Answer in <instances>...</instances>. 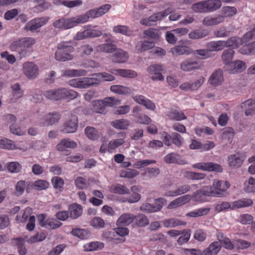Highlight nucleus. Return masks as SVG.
Wrapping results in <instances>:
<instances>
[{"mask_svg":"<svg viewBox=\"0 0 255 255\" xmlns=\"http://www.w3.org/2000/svg\"><path fill=\"white\" fill-rule=\"evenodd\" d=\"M213 186L215 191L210 186H204L202 189L194 192L193 195V198L196 201H200L202 200V196H222V193L226 191L228 189L230 185L227 181H222L221 180H214Z\"/></svg>","mask_w":255,"mask_h":255,"instance_id":"obj_1","label":"nucleus"},{"mask_svg":"<svg viewBox=\"0 0 255 255\" xmlns=\"http://www.w3.org/2000/svg\"><path fill=\"white\" fill-rule=\"evenodd\" d=\"M78 93L71 89L61 88L46 91L44 95L51 100L58 101L64 99H73L78 96Z\"/></svg>","mask_w":255,"mask_h":255,"instance_id":"obj_2","label":"nucleus"},{"mask_svg":"<svg viewBox=\"0 0 255 255\" xmlns=\"http://www.w3.org/2000/svg\"><path fill=\"white\" fill-rule=\"evenodd\" d=\"M86 22L85 16L83 14L77 15L71 18H64L55 20L53 25L57 28L68 29L73 28L76 25Z\"/></svg>","mask_w":255,"mask_h":255,"instance_id":"obj_3","label":"nucleus"},{"mask_svg":"<svg viewBox=\"0 0 255 255\" xmlns=\"http://www.w3.org/2000/svg\"><path fill=\"white\" fill-rule=\"evenodd\" d=\"M67 43V42L63 41L57 45V49L54 56L57 61L65 62L73 59V56L71 53L74 51V48Z\"/></svg>","mask_w":255,"mask_h":255,"instance_id":"obj_4","label":"nucleus"},{"mask_svg":"<svg viewBox=\"0 0 255 255\" xmlns=\"http://www.w3.org/2000/svg\"><path fill=\"white\" fill-rule=\"evenodd\" d=\"M35 43V40L31 37H25L13 41L10 45V49L17 52L21 58L26 54L25 50Z\"/></svg>","mask_w":255,"mask_h":255,"instance_id":"obj_5","label":"nucleus"},{"mask_svg":"<svg viewBox=\"0 0 255 255\" xmlns=\"http://www.w3.org/2000/svg\"><path fill=\"white\" fill-rule=\"evenodd\" d=\"M111 8V5L106 4L102 5L99 8H95L88 10L84 14L86 22L90 18H95L106 14Z\"/></svg>","mask_w":255,"mask_h":255,"instance_id":"obj_6","label":"nucleus"},{"mask_svg":"<svg viewBox=\"0 0 255 255\" xmlns=\"http://www.w3.org/2000/svg\"><path fill=\"white\" fill-rule=\"evenodd\" d=\"M166 202V200L163 198H157L154 204H150L148 203L143 204L140 207V210L146 213H153L160 211L163 205Z\"/></svg>","mask_w":255,"mask_h":255,"instance_id":"obj_7","label":"nucleus"},{"mask_svg":"<svg viewBox=\"0 0 255 255\" xmlns=\"http://www.w3.org/2000/svg\"><path fill=\"white\" fill-rule=\"evenodd\" d=\"M171 11L170 8H166L163 11L152 14L148 18H143L140 20V22L142 25L150 26L151 25V22H155L161 20L163 17L170 14Z\"/></svg>","mask_w":255,"mask_h":255,"instance_id":"obj_8","label":"nucleus"},{"mask_svg":"<svg viewBox=\"0 0 255 255\" xmlns=\"http://www.w3.org/2000/svg\"><path fill=\"white\" fill-rule=\"evenodd\" d=\"M164 70V67L161 64H153L149 66L147 71L152 76L151 79L153 81H163L164 77L162 75V72Z\"/></svg>","mask_w":255,"mask_h":255,"instance_id":"obj_9","label":"nucleus"},{"mask_svg":"<svg viewBox=\"0 0 255 255\" xmlns=\"http://www.w3.org/2000/svg\"><path fill=\"white\" fill-rule=\"evenodd\" d=\"M201 68V64L198 61L191 58L183 61L180 64V69L184 72H190Z\"/></svg>","mask_w":255,"mask_h":255,"instance_id":"obj_10","label":"nucleus"},{"mask_svg":"<svg viewBox=\"0 0 255 255\" xmlns=\"http://www.w3.org/2000/svg\"><path fill=\"white\" fill-rule=\"evenodd\" d=\"M77 117L75 115H71L70 118L63 124L61 131L68 133H74L77 130Z\"/></svg>","mask_w":255,"mask_h":255,"instance_id":"obj_11","label":"nucleus"},{"mask_svg":"<svg viewBox=\"0 0 255 255\" xmlns=\"http://www.w3.org/2000/svg\"><path fill=\"white\" fill-rule=\"evenodd\" d=\"M23 73L29 79L35 78L38 74V66L32 62H26L23 64Z\"/></svg>","mask_w":255,"mask_h":255,"instance_id":"obj_12","label":"nucleus"},{"mask_svg":"<svg viewBox=\"0 0 255 255\" xmlns=\"http://www.w3.org/2000/svg\"><path fill=\"white\" fill-rule=\"evenodd\" d=\"M246 158V155L245 152H238L235 154L230 155L228 158V161L231 166L238 168L242 165L243 162Z\"/></svg>","mask_w":255,"mask_h":255,"instance_id":"obj_13","label":"nucleus"},{"mask_svg":"<svg viewBox=\"0 0 255 255\" xmlns=\"http://www.w3.org/2000/svg\"><path fill=\"white\" fill-rule=\"evenodd\" d=\"M48 20L45 17L34 19L27 22L25 26V29L33 31L45 24Z\"/></svg>","mask_w":255,"mask_h":255,"instance_id":"obj_14","label":"nucleus"},{"mask_svg":"<svg viewBox=\"0 0 255 255\" xmlns=\"http://www.w3.org/2000/svg\"><path fill=\"white\" fill-rule=\"evenodd\" d=\"M205 81V78L201 77L199 79L194 82H186L180 85L181 90L184 91H195L199 88Z\"/></svg>","mask_w":255,"mask_h":255,"instance_id":"obj_15","label":"nucleus"},{"mask_svg":"<svg viewBox=\"0 0 255 255\" xmlns=\"http://www.w3.org/2000/svg\"><path fill=\"white\" fill-rule=\"evenodd\" d=\"M191 199V196L187 194L177 198L168 205V208L171 209L177 208L188 203Z\"/></svg>","mask_w":255,"mask_h":255,"instance_id":"obj_16","label":"nucleus"},{"mask_svg":"<svg viewBox=\"0 0 255 255\" xmlns=\"http://www.w3.org/2000/svg\"><path fill=\"white\" fill-rule=\"evenodd\" d=\"M224 78L223 72L221 69H218L215 70L210 77L208 82L213 86L220 85L223 82Z\"/></svg>","mask_w":255,"mask_h":255,"instance_id":"obj_17","label":"nucleus"},{"mask_svg":"<svg viewBox=\"0 0 255 255\" xmlns=\"http://www.w3.org/2000/svg\"><path fill=\"white\" fill-rule=\"evenodd\" d=\"M164 160L168 164L175 163L180 165L187 164V162L182 159L179 155L173 152L166 155L164 158Z\"/></svg>","mask_w":255,"mask_h":255,"instance_id":"obj_18","label":"nucleus"},{"mask_svg":"<svg viewBox=\"0 0 255 255\" xmlns=\"http://www.w3.org/2000/svg\"><path fill=\"white\" fill-rule=\"evenodd\" d=\"M241 107L245 109V116H252L255 114V99L246 100L241 104Z\"/></svg>","mask_w":255,"mask_h":255,"instance_id":"obj_19","label":"nucleus"},{"mask_svg":"<svg viewBox=\"0 0 255 255\" xmlns=\"http://www.w3.org/2000/svg\"><path fill=\"white\" fill-rule=\"evenodd\" d=\"M245 69V63L241 60L233 61L229 65V66L225 68L226 70L230 71L233 73L241 72Z\"/></svg>","mask_w":255,"mask_h":255,"instance_id":"obj_20","label":"nucleus"},{"mask_svg":"<svg viewBox=\"0 0 255 255\" xmlns=\"http://www.w3.org/2000/svg\"><path fill=\"white\" fill-rule=\"evenodd\" d=\"M107 43L99 45L96 47V51L97 52H106L108 53H113L117 49L115 44L112 42H109L110 39H107Z\"/></svg>","mask_w":255,"mask_h":255,"instance_id":"obj_21","label":"nucleus"},{"mask_svg":"<svg viewBox=\"0 0 255 255\" xmlns=\"http://www.w3.org/2000/svg\"><path fill=\"white\" fill-rule=\"evenodd\" d=\"M191 190L189 185L183 184L177 187V189L173 191H168L165 192L164 195L169 197H174L185 194Z\"/></svg>","mask_w":255,"mask_h":255,"instance_id":"obj_22","label":"nucleus"},{"mask_svg":"<svg viewBox=\"0 0 255 255\" xmlns=\"http://www.w3.org/2000/svg\"><path fill=\"white\" fill-rule=\"evenodd\" d=\"M135 219L134 215L129 213L122 214L117 221L118 226H128L132 223Z\"/></svg>","mask_w":255,"mask_h":255,"instance_id":"obj_23","label":"nucleus"},{"mask_svg":"<svg viewBox=\"0 0 255 255\" xmlns=\"http://www.w3.org/2000/svg\"><path fill=\"white\" fill-rule=\"evenodd\" d=\"M77 144L74 140L69 138L62 139L60 142L56 145V149L58 151H63L65 150L67 148H75Z\"/></svg>","mask_w":255,"mask_h":255,"instance_id":"obj_24","label":"nucleus"},{"mask_svg":"<svg viewBox=\"0 0 255 255\" xmlns=\"http://www.w3.org/2000/svg\"><path fill=\"white\" fill-rule=\"evenodd\" d=\"M133 99L137 103L145 107L147 109L151 111L154 110L155 106L149 100L145 98L142 95H136L133 97Z\"/></svg>","mask_w":255,"mask_h":255,"instance_id":"obj_25","label":"nucleus"},{"mask_svg":"<svg viewBox=\"0 0 255 255\" xmlns=\"http://www.w3.org/2000/svg\"><path fill=\"white\" fill-rule=\"evenodd\" d=\"M115 53L112 56L113 61L115 63H122L126 62L128 55L127 52L121 49H117Z\"/></svg>","mask_w":255,"mask_h":255,"instance_id":"obj_26","label":"nucleus"},{"mask_svg":"<svg viewBox=\"0 0 255 255\" xmlns=\"http://www.w3.org/2000/svg\"><path fill=\"white\" fill-rule=\"evenodd\" d=\"M225 20V16L218 15L216 17L206 16L202 21V24L205 26H213L223 22Z\"/></svg>","mask_w":255,"mask_h":255,"instance_id":"obj_27","label":"nucleus"},{"mask_svg":"<svg viewBox=\"0 0 255 255\" xmlns=\"http://www.w3.org/2000/svg\"><path fill=\"white\" fill-rule=\"evenodd\" d=\"M234 53V51L231 48L227 49L223 51L221 55V58L225 64V66L224 67L225 69L226 67L229 66V65L233 62L232 59Z\"/></svg>","mask_w":255,"mask_h":255,"instance_id":"obj_28","label":"nucleus"},{"mask_svg":"<svg viewBox=\"0 0 255 255\" xmlns=\"http://www.w3.org/2000/svg\"><path fill=\"white\" fill-rule=\"evenodd\" d=\"M11 88L12 90V98L10 99V102L15 103L18 99L22 97L23 91L18 83L12 85Z\"/></svg>","mask_w":255,"mask_h":255,"instance_id":"obj_29","label":"nucleus"},{"mask_svg":"<svg viewBox=\"0 0 255 255\" xmlns=\"http://www.w3.org/2000/svg\"><path fill=\"white\" fill-rule=\"evenodd\" d=\"M83 209L81 205L77 204L70 205L69 207L70 217L75 219L80 217L82 214Z\"/></svg>","mask_w":255,"mask_h":255,"instance_id":"obj_30","label":"nucleus"},{"mask_svg":"<svg viewBox=\"0 0 255 255\" xmlns=\"http://www.w3.org/2000/svg\"><path fill=\"white\" fill-rule=\"evenodd\" d=\"M154 47L155 43L153 41L144 40L139 41L136 46V48L138 51L142 52L151 49Z\"/></svg>","mask_w":255,"mask_h":255,"instance_id":"obj_31","label":"nucleus"},{"mask_svg":"<svg viewBox=\"0 0 255 255\" xmlns=\"http://www.w3.org/2000/svg\"><path fill=\"white\" fill-rule=\"evenodd\" d=\"M209 31L207 29L193 30L188 34V36L192 39H198L205 37L209 34Z\"/></svg>","mask_w":255,"mask_h":255,"instance_id":"obj_32","label":"nucleus"},{"mask_svg":"<svg viewBox=\"0 0 255 255\" xmlns=\"http://www.w3.org/2000/svg\"><path fill=\"white\" fill-rule=\"evenodd\" d=\"M207 47L209 48L210 52L221 51L225 47V41H211L207 44Z\"/></svg>","mask_w":255,"mask_h":255,"instance_id":"obj_33","label":"nucleus"},{"mask_svg":"<svg viewBox=\"0 0 255 255\" xmlns=\"http://www.w3.org/2000/svg\"><path fill=\"white\" fill-rule=\"evenodd\" d=\"M171 52L174 55H189L192 53V51L187 47L177 46L172 48Z\"/></svg>","mask_w":255,"mask_h":255,"instance_id":"obj_34","label":"nucleus"},{"mask_svg":"<svg viewBox=\"0 0 255 255\" xmlns=\"http://www.w3.org/2000/svg\"><path fill=\"white\" fill-rule=\"evenodd\" d=\"M112 73L126 78H133L137 76L136 72L128 69H115L113 70Z\"/></svg>","mask_w":255,"mask_h":255,"instance_id":"obj_35","label":"nucleus"},{"mask_svg":"<svg viewBox=\"0 0 255 255\" xmlns=\"http://www.w3.org/2000/svg\"><path fill=\"white\" fill-rule=\"evenodd\" d=\"M253 201L251 199L244 198L234 202L232 206L234 208H241L252 206Z\"/></svg>","mask_w":255,"mask_h":255,"instance_id":"obj_36","label":"nucleus"},{"mask_svg":"<svg viewBox=\"0 0 255 255\" xmlns=\"http://www.w3.org/2000/svg\"><path fill=\"white\" fill-rule=\"evenodd\" d=\"M242 43L241 38L237 36L231 37L225 41V47H231L233 48H238Z\"/></svg>","mask_w":255,"mask_h":255,"instance_id":"obj_37","label":"nucleus"},{"mask_svg":"<svg viewBox=\"0 0 255 255\" xmlns=\"http://www.w3.org/2000/svg\"><path fill=\"white\" fill-rule=\"evenodd\" d=\"M207 12L213 11L219 9L222 5L220 0H205Z\"/></svg>","mask_w":255,"mask_h":255,"instance_id":"obj_38","label":"nucleus"},{"mask_svg":"<svg viewBox=\"0 0 255 255\" xmlns=\"http://www.w3.org/2000/svg\"><path fill=\"white\" fill-rule=\"evenodd\" d=\"M61 118L60 114L58 112L49 113L45 116V122L47 125H53L57 123Z\"/></svg>","mask_w":255,"mask_h":255,"instance_id":"obj_39","label":"nucleus"},{"mask_svg":"<svg viewBox=\"0 0 255 255\" xmlns=\"http://www.w3.org/2000/svg\"><path fill=\"white\" fill-rule=\"evenodd\" d=\"M111 191L114 193L120 195L129 194L130 193V190L128 188L119 184L112 186Z\"/></svg>","mask_w":255,"mask_h":255,"instance_id":"obj_40","label":"nucleus"},{"mask_svg":"<svg viewBox=\"0 0 255 255\" xmlns=\"http://www.w3.org/2000/svg\"><path fill=\"white\" fill-rule=\"evenodd\" d=\"M135 224L138 227H142L147 225L149 224L148 218L144 215L139 214L136 216L134 215Z\"/></svg>","mask_w":255,"mask_h":255,"instance_id":"obj_41","label":"nucleus"},{"mask_svg":"<svg viewBox=\"0 0 255 255\" xmlns=\"http://www.w3.org/2000/svg\"><path fill=\"white\" fill-rule=\"evenodd\" d=\"M85 133L87 137L92 140H97L99 137L97 129L92 127H87L85 129Z\"/></svg>","mask_w":255,"mask_h":255,"instance_id":"obj_42","label":"nucleus"},{"mask_svg":"<svg viewBox=\"0 0 255 255\" xmlns=\"http://www.w3.org/2000/svg\"><path fill=\"white\" fill-rule=\"evenodd\" d=\"M0 148L7 149H15L16 146L14 142L8 138L0 139Z\"/></svg>","mask_w":255,"mask_h":255,"instance_id":"obj_43","label":"nucleus"},{"mask_svg":"<svg viewBox=\"0 0 255 255\" xmlns=\"http://www.w3.org/2000/svg\"><path fill=\"white\" fill-rule=\"evenodd\" d=\"M71 234L76 237H77L81 239H84L88 238L90 236V232L85 229H73Z\"/></svg>","mask_w":255,"mask_h":255,"instance_id":"obj_44","label":"nucleus"},{"mask_svg":"<svg viewBox=\"0 0 255 255\" xmlns=\"http://www.w3.org/2000/svg\"><path fill=\"white\" fill-rule=\"evenodd\" d=\"M84 247L86 251L92 252L103 249L104 247V244L100 242H93L86 245Z\"/></svg>","mask_w":255,"mask_h":255,"instance_id":"obj_45","label":"nucleus"},{"mask_svg":"<svg viewBox=\"0 0 255 255\" xmlns=\"http://www.w3.org/2000/svg\"><path fill=\"white\" fill-rule=\"evenodd\" d=\"M205 0L201 1L194 3L192 5V9L196 12L205 13L207 12V7Z\"/></svg>","mask_w":255,"mask_h":255,"instance_id":"obj_46","label":"nucleus"},{"mask_svg":"<svg viewBox=\"0 0 255 255\" xmlns=\"http://www.w3.org/2000/svg\"><path fill=\"white\" fill-rule=\"evenodd\" d=\"M62 225V223L54 219H46V222L44 228L48 229H56L59 228Z\"/></svg>","mask_w":255,"mask_h":255,"instance_id":"obj_47","label":"nucleus"},{"mask_svg":"<svg viewBox=\"0 0 255 255\" xmlns=\"http://www.w3.org/2000/svg\"><path fill=\"white\" fill-rule=\"evenodd\" d=\"M92 77L84 78V83L85 85L86 88L92 86L98 85L100 83V78L97 76H93Z\"/></svg>","mask_w":255,"mask_h":255,"instance_id":"obj_48","label":"nucleus"},{"mask_svg":"<svg viewBox=\"0 0 255 255\" xmlns=\"http://www.w3.org/2000/svg\"><path fill=\"white\" fill-rule=\"evenodd\" d=\"M113 127L116 128L124 129L129 125L128 122L125 119L117 120L112 122Z\"/></svg>","mask_w":255,"mask_h":255,"instance_id":"obj_49","label":"nucleus"},{"mask_svg":"<svg viewBox=\"0 0 255 255\" xmlns=\"http://www.w3.org/2000/svg\"><path fill=\"white\" fill-rule=\"evenodd\" d=\"M167 116H168L170 119L176 121H180L186 119V117L183 113L178 112L176 111L171 110L168 112Z\"/></svg>","mask_w":255,"mask_h":255,"instance_id":"obj_50","label":"nucleus"},{"mask_svg":"<svg viewBox=\"0 0 255 255\" xmlns=\"http://www.w3.org/2000/svg\"><path fill=\"white\" fill-rule=\"evenodd\" d=\"M139 174V172L135 169H127L122 170L120 173V177L123 178H133Z\"/></svg>","mask_w":255,"mask_h":255,"instance_id":"obj_51","label":"nucleus"},{"mask_svg":"<svg viewBox=\"0 0 255 255\" xmlns=\"http://www.w3.org/2000/svg\"><path fill=\"white\" fill-rule=\"evenodd\" d=\"M222 248L221 243L217 241L212 243L207 249L213 255H216L220 252Z\"/></svg>","mask_w":255,"mask_h":255,"instance_id":"obj_52","label":"nucleus"},{"mask_svg":"<svg viewBox=\"0 0 255 255\" xmlns=\"http://www.w3.org/2000/svg\"><path fill=\"white\" fill-rule=\"evenodd\" d=\"M113 31L128 36L131 35V31L126 26L119 25L113 28Z\"/></svg>","mask_w":255,"mask_h":255,"instance_id":"obj_53","label":"nucleus"},{"mask_svg":"<svg viewBox=\"0 0 255 255\" xmlns=\"http://www.w3.org/2000/svg\"><path fill=\"white\" fill-rule=\"evenodd\" d=\"M191 230L190 229H185L182 231V236H180L178 240L177 243L179 245H182L187 243L190 237Z\"/></svg>","mask_w":255,"mask_h":255,"instance_id":"obj_54","label":"nucleus"},{"mask_svg":"<svg viewBox=\"0 0 255 255\" xmlns=\"http://www.w3.org/2000/svg\"><path fill=\"white\" fill-rule=\"evenodd\" d=\"M86 71L83 69H69L65 71L64 74L68 76H85Z\"/></svg>","mask_w":255,"mask_h":255,"instance_id":"obj_55","label":"nucleus"},{"mask_svg":"<svg viewBox=\"0 0 255 255\" xmlns=\"http://www.w3.org/2000/svg\"><path fill=\"white\" fill-rule=\"evenodd\" d=\"M90 225L97 229L103 228L105 227V221L99 217H94L91 221Z\"/></svg>","mask_w":255,"mask_h":255,"instance_id":"obj_56","label":"nucleus"},{"mask_svg":"<svg viewBox=\"0 0 255 255\" xmlns=\"http://www.w3.org/2000/svg\"><path fill=\"white\" fill-rule=\"evenodd\" d=\"M94 111L97 113L105 114L106 113V109L103 102L102 101H96L94 104Z\"/></svg>","mask_w":255,"mask_h":255,"instance_id":"obj_57","label":"nucleus"},{"mask_svg":"<svg viewBox=\"0 0 255 255\" xmlns=\"http://www.w3.org/2000/svg\"><path fill=\"white\" fill-rule=\"evenodd\" d=\"M235 135V132L232 128L226 127L223 129L222 137L223 139L230 140L233 138Z\"/></svg>","mask_w":255,"mask_h":255,"instance_id":"obj_58","label":"nucleus"},{"mask_svg":"<svg viewBox=\"0 0 255 255\" xmlns=\"http://www.w3.org/2000/svg\"><path fill=\"white\" fill-rule=\"evenodd\" d=\"M7 168L11 173H18L21 170V166L18 162H11L9 163Z\"/></svg>","mask_w":255,"mask_h":255,"instance_id":"obj_59","label":"nucleus"},{"mask_svg":"<svg viewBox=\"0 0 255 255\" xmlns=\"http://www.w3.org/2000/svg\"><path fill=\"white\" fill-rule=\"evenodd\" d=\"M223 171L222 167L216 163L207 162V171L221 172Z\"/></svg>","mask_w":255,"mask_h":255,"instance_id":"obj_60","label":"nucleus"},{"mask_svg":"<svg viewBox=\"0 0 255 255\" xmlns=\"http://www.w3.org/2000/svg\"><path fill=\"white\" fill-rule=\"evenodd\" d=\"M70 86L79 88H86L85 85L84 83V78L82 79H74L69 82Z\"/></svg>","mask_w":255,"mask_h":255,"instance_id":"obj_61","label":"nucleus"},{"mask_svg":"<svg viewBox=\"0 0 255 255\" xmlns=\"http://www.w3.org/2000/svg\"><path fill=\"white\" fill-rule=\"evenodd\" d=\"M103 102L105 107H113L116 105L120 104V101L116 99L114 97H108L105 98L104 100L102 101Z\"/></svg>","mask_w":255,"mask_h":255,"instance_id":"obj_62","label":"nucleus"},{"mask_svg":"<svg viewBox=\"0 0 255 255\" xmlns=\"http://www.w3.org/2000/svg\"><path fill=\"white\" fill-rule=\"evenodd\" d=\"M163 224L166 228H172L177 226H179L180 222L178 219L172 218L165 220L162 221Z\"/></svg>","mask_w":255,"mask_h":255,"instance_id":"obj_63","label":"nucleus"},{"mask_svg":"<svg viewBox=\"0 0 255 255\" xmlns=\"http://www.w3.org/2000/svg\"><path fill=\"white\" fill-rule=\"evenodd\" d=\"M241 222L243 224H250L252 223V228H255V221L253 222V217L249 214H244L241 216Z\"/></svg>","mask_w":255,"mask_h":255,"instance_id":"obj_64","label":"nucleus"}]
</instances>
